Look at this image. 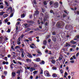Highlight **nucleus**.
Returning <instances> with one entry per match:
<instances>
[{
  "label": "nucleus",
  "instance_id": "f257e3e1",
  "mask_svg": "<svg viewBox=\"0 0 79 79\" xmlns=\"http://www.w3.org/2000/svg\"><path fill=\"white\" fill-rule=\"evenodd\" d=\"M65 23L62 21H60L59 22L57 23L56 27L57 28H60L61 26H64Z\"/></svg>",
  "mask_w": 79,
  "mask_h": 79
},
{
  "label": "nucleus",
  "instance_id": "f03ea898",
  "mask_svg": "<svg viewBox=\"0 0 79 79\" xmlns=\"http://www.w3.org/2000/svg\"><path fill=\"white\" fill-rule=\"evenodd\" d=\"M21 51L22 53L21 54V57L22 58H23L24 57V50L23 48H22L21 50Z\"/></svg>",
  "mask_w": 79,
  "mask_h": 79
},
{
  "label": "nucleus",
  "instance_id": "7ed1b4c3",
  "mask_svg": "<svg viewBox=\"0 0 79 79\" xmlns=\"http://www.w3.org/2000/svg\"><path fill=\"white\" fill-rule=\"evenodd\" d=\"M57 38V36H53L52 38V40L54 42H56V38Z\"/></svg>",
  "mask_w": 79,
  "mask_h": 79
},
{
  "label": "nucleus",
  "instance_id": "20e7f679",
  "mask_svg": "<svg viewBox=\"0 0 79 79\" xmlns=\"http://www.w3.org/2000/svg\"><path fill=\"white\" fill-rule=\"evenodd\" d=\"M54 7L55 8H57L59 6V3L58 2H55L54 4Z\"/></svg>",
  "mask_w": 79,
  "mask_h": 79
},
{
  "label": "nucleus",
  "instance_id": "39448f33",
  "mask_svg": "<svg viewBox=\"0 0 79 79\" xmlns=\"http://www.w3.org/2000/svg\"><path fill=\"white\" fill-rule=\"evenodd\" d=\"M44 74L46 75V76L47 77H50V75L49 73H48V72H44Z\"/></svg>",
  "mask_w": 79,
  "mask_h": 79
},
{
  "label": "nucleus",
  "instance_id": "423d86ee",
  "mask_svg": "<svg viewBox=\"0 0 79 79\" xmlns=\"http://www.w3.org/2000/svg\"><path fill=\"white\" fill-rule=\"evenodd\" d=\"M27 23H30L31 24H34V22L33 21H29V20H27L26 21Z\"/></svg>",
  "mask_w": 79,
  "mask_h": 79
},
{
  "label": "nucleus",
  "instance_id": "0eeeda50",
  "mask_svg": "<svg viewBox=\"0 0 79 79\" xmlns=\"http://www.w3.org/2000/svg\"><path fill=\"white\" fill-rule=\"evenodd\" d=\"M24 27H25L26 28H27L28 27H30V24H27V23H24Z\"/></svg>",
  "mask_w": 79,
  "mask_h": 79
},
{
  "label": "nucleus",
  "instance_id": "6e6552de",
  "mask_svg": "<svg viewBox=\"0 0 79 79\" xmlns=\"http://www.w3.org/2000/svg\"><path fill=\"white\" fill-rule=\"evenodd\" d=\"M35 13L34 14V15H37L39 14V11L37 10H36L35 12Z\"/></svg>",
  "mask_w": 79,
  "mask_h": 79
},
{
  "label": "nucleus",
  "instance_id": "1a4fd4ad",
  "mask_svg": "<svg viewBox=\"0 0 79 79\" xmlns=\"http://www.w3.org/2000/svg\"><path fill=\"white\" fill-rule=\"evenodd\" d=\"M70 46H71V44H69L68 43L66 42V44L65 46H64V47H69Z\"/></svg>",
  "mask_w": 79,
  "mask_h": 79
},
{
  "label": "nucleus",
  "instance_id": "9d476101",
  "mask_svg": "<svg viewBox=\"0 0 79 79\" xmlns=\"http://www.w3.org/2000/svg\"><path fill=\"white\" fill-rule=\"evenodd\" d=\"M77 42H75L73 40H72L70 41V43H71L72 44H75L76 43H77Z\"/></svg>",
  "mask_w": 79,
  "mask_h": 79
},
{
  "label": "nucleus",
  "instance_id": "9b49d317",
  "mask_svg": "<svg viewBox=\"0 0 79 79\" xmlns=\"http://www.w3.org/2000/svg\"><path fill=\"white\" fill-rule=\"evenodd\" d=\"M40 61V58H37L36 59V60H35V61H36L37 62H39V61Z\"/></svg>",
  "mask_w": 79,
  "mask_h": 79
},
{
  "label": "nucleus",
  "instance_id": "f8f14e48",
  "mask_svg": "<svg viewBox=\"0 0 79 79\" xmlns=\"http://www.w3.org/2000/svg\"><path fill=\"white\" fill-rule=\"evenodd\" d=\"M73 27H72V25H69V30H71L72 29H73Z\"/></svg>",
  "mask_w": 79,
  "mask_h": 79
},
{
  "label": "nucleus",
  "instance_id": "ddd939ff",
  "mask_svg": "<svg viewBox=\"0 0 79 79\" xmlns=\"http://www.w3.org/2000/svg\"><path fill=\"white\" fill-rule=\"evenodd\" d=\"M9 8L10 10V13H12L13 12V8L11 6H9Z\"/></svg>",
  "mask_w": 79,
  "mask_h": 79
},
{
  "label": "nucleus",
  "instance_id": "4468645a",
  "mask_svg": "<svg viewBox=\"0 0 79 79\" xmlns=\"http://www.w3.org/2000/svg\"><path fill=\"white\" fill-rule=\"evenodd\" d=\"M47 43V41L46 40H44V41H43V44H44V45L46 46V45Z\"/></svg>",
  "mask_w": 79,
  "mask_h": 79
},
{
  "label": "nucleus",
  "instance_id": "2eb2a0df",
  "mask_svg": "<svg viewBox=\"0 0 79 79\" xmlns=\"http://www.w3.org/2000/svg\"><path fill=\"white\" fill-rule=\"evenodd\" d=\"M52 77H57V75L55 73L53 74L52 75Z\"/></svg>",
  "mask_w": 79,
  "mask_h": 79
},
{
  "label": "nucleus",
  "instance_id": "dca6fc26",
  "mask_svg": "<svg viewBox=\"0 0 79 79\" xmlns=\"http://www.w3.org/2000/svg\"><path fill=\"white\" fill-rule=\"evenodd\" d=\"M15 76H16V73L15 72H12V77H14Z\"/></svg>",
  "mask_w": 79,
  "mask_h": 79
},
{
  "label": "nucleus",
  "instance_id": "f3484780",
  "mask_svg": "<svg viewBox=\"0 0 79 79\" xmlns=\"http://www.w3.org/2000/svg\"><path fill=\"white\" fill-rule=\"evenodd\" d=\"M69 25H66L65 26V28L67 30H69Z\"/></svg>",
  "mask_w": 79,
  "mask_h": 79
},
{
  "label": "nucleus",
  "instance_id": "a211bd4d",
  "mask_svg": "<svg viewBox=\"0 0 79 79\" xmlns=\"http://www.w3.org/2000/svg\"><path fill=\"white\" fill-rule=\"evenodd\" d=\"M3 41L2 40V37H0V43H3Z\"/></svg>",
  "mask_w": 79,
  "mask_h": 79
},
{
  "label": "nucleus",
  "instance_id": "6ab92c4d",
  "mask_svg": "<svg viewBox=\"0 0 79 79\" xmlns=\"http://www.w3.org/2000/svg\"><path fill=\"white\" fill-rule=\"evenodd\" d=\"M9 15L8 14H6V15H3V17L4 18H6L7 17H8V16Z\"/></svg>",
  "mask_w": 79,
  "mask_h": 79
},
{
  "label": "nucleus",
  "instance_id": "aec40b11",
  "mask_svg": "<svg viewBox=\"0 0 79 79\" xmlns=\"http://www.w3.org/2000/svg\"><path fill=\"white\" fill-rule=\"evenodd\" d=\"M34 68L31 67V68H30V72H32L33 71H34Z\"/></svg>",
  "mask_w": 79,
  "mask_h": 79
},
{
  "label": "nucleus",
  "instance_id": "412c9836",
  "mask_svg": "<svg viewBox=\"0 0 79 79\" xmlns=\"http://www.w3.org/2000/svg\"><path fill=\"white\" fill-rule=\"evenodd\" d=\"M28 55L29 56H30L29 57L32 58V56L31 55V54H30V53H28Z\"/></svg>",
  "mask_w": 79,
  "mask_h": 79
},
{
  "label": "nucleus",
  "instance_id": "4be33fe9",
  "mask_svg": "<svg viewBox=\"0 0 79 79\" xmlns=\"http://www.w3.org/2000/svg\"><path fill=\"white\" fill-rule=\"evenodd\" d=\"M5 4L6 5V6H9L8 2L5 1Z\"/></svg>",
  "mask_w": 79,
  "mask_h": 79
},
{
  "label": "nucleus",
  "instance_id": "5701e85b",
  "mask_svg": "<svg viewBox=\"0 0 79 79\" xmlns=\"http://www.w3.org/2000/svg\"><path fill=\"white\" fill-rule=\"evenodd\" d=\"M51 62L52 64H55V60H52L51 61Z\"/></svg>",
  "mask_w": 79,
  "mask_h": 79
},
{
  "label": "nucleus",
  "instance_id": "b1692460",
  "mask_svg": "<svg viewBox=\"0 0 79 79\" xmlns=\"http://www.w3.org/2000/svg\"><path fill=\"white\" fill-rule=\"evenodd\" d=\"M38 71L35 70V71L33 72V73L34 74H35L36 73H37Z\"/></svg>",
  "mask_w": 79,
  "mask_h": 79
},
{
  "label": "nucleus",
  "instance_id": "393cba45",
  "mask_svg": "<svg viewBox=\"0 0 79 79\" xmlns=\"http://www.w3.org/2000/svg\"><path fill=\"white\" fill-rule=\"evenodd\" d=\"M30 30V28H28L27 30H26L25 32H28V31H29Z\"/></svg>",
  "mask_w": 79,
  "mask_h": 79
},
{
  "label": "nucleus",
  "instance_id": "a878e982",
  "mask_svg": "<svg viewBox=\"0 0 79 79\" xmlns=\"http://www.w3.org/2000/svg\"><path fill=\"white\" fill-rule=\"evenodd\" d=\"M43 4L44 5L46 6V5H47V2L46 1H45L44 2V3H43Z\"/></svg>",
  "mask_w": 79,
  "mask_h": 79
},
{
  "label": "nucleus",
  "instance_id": "bb28decb",
  "mask_svg": "<svg viewBox=\"0 0 79 79\" xmlns=\"http://www.w3.org/2000/svg\"><path fill=\"white\" fill-rule=\"evenodd\" d=\"M41 10H42L43 13H44L45 11V10L43 9L42 8H41Z\"/></svg>",
  "mask_w": 79,
  "mask_h": 79
},
{
  "label": "nucleus",
  "instance_id": "cd10ccee",
  "mask_svg": "<svg viewBox=\"0 0 79 79\" xmlns=\"http://www.w3.org/2000/svg\"><path fill=\"white\" fill-rule=\"evenodd\" d=\"M17 73L19 75H20V71L19 70H18L17 71Z\"/></svg>",
  "mask_w": 79,
  "mask_h": 79
},
{
  "label": "nucleus",
  "instance_id": "c85d7f7f",
  "mask_svg": "<svg viewBox=\"0 0 79 79\" xmlns=\"http://www.w3.org/2000/svg\"><path fill=\"white\" fill-rule=\"evenodd\" d=\"M7 59H8V58H7V57H5L4 58V60L6 61H7V60H8Z\"/></svg>",
  "mask_w": 79,
  "mask_h": 79
},
{
  "label": "nucleus",
  "instance_id": "c756f323",
  "mask_svg": "<svg viewBox=\"0 0 79 79\" xmlns=\"http://www.w3.org/2000/svg\"><path fill=\"white\" fill-rule=\"evenodd\" d=\"M24 36V35L23 34H22L21 35V36H20L19 37H20V38H21V39H22V38H23Z\"/></svg>",
  "mask_w": 79,
  "mask_h": 79
},
{
  "label": "nucleus",
  "instance_id": "7c9ffc66",
  "mask_svg": "<svg viewBox=\"0 0 79 79\" xmlns=\"http://www.w3.org/2000/svg\"><path fill=\"white\" fill-rule=\"evenodd\" d=\"M47 18L46 17H45L44 19H43V21H44V22H45L46 21H47Z\"/></svg>",
  "mask_w": 79,
  "mask_h": 79
},
{
  "label": "nucleus",
  "instance_id": "2f4dec72",
  "mask_svg": "<svg viewBox=\"0 0 79 79\" xmlns=\"http://www.w3.org/2000/svg\"><path fill=\"white\" fill-rule=\"evenodd\" d=\"M53 3V1H51V2H50V5L51 6L52 5V4Z\"/></svg>",
  "mask_w": 79,
  "mask_h": 79
},
{
  "label": "nucleus",
  "instance_id": "473e14b6",
  "mask_svg": "<svg viewBox=\"0 0 79 79\" xmlns=\"http://www.w3.org/2000/svg\"><path fill=\"white\" fill-rule=\"evenodd\" d=\"M1 77L2 78V79H5V77L4 75H2Z\"/></svg>",
  "mask_w": 79,
  "mask_h": 79
},
{
  "label": "nucleus",
  "instance_id": "72a5a7b5",
  "mask_svg": "<svg viewBox=\"0 0 79 79\" xmlns=\"http://www.w3.org/2000/svg\"><path fill=\"white\" fill-rule=\"evenodd\" d=\"M60 72L61 74L63 73L64 72L63 71L62 69H61V70H60Z\"/></svg>",
  "mask_w": 79,
  "mask_h": 79
},
{
  "label": "nucleus",
  "instance_id": "f704fd0d",
  "mask_svg": "<svg viewBox=\"0 0 79 79\" xmlns=\"http://www.w3.org/2000/svg\"><path fill=\"white\" fill-rule=\"evenodd\" d=\"M18 30V26H17L16 27V30H15V32H17Z\"/></svg>",
  "mask_w": 79,
  "mask_h": 79
},
{
  "label": "nucleus",
  "instance_id": "c9c22d12",
  "mask_svg": "<svg viewBox=\"0 0 79 79\" xmlns=\"http://www.w3.org/2000/svg\"><path fill=\"white\" fill-rule=\"evenodd\" d=\"M14 47L12 45L11 46V49H12V50H15V48H13Z\"/></svg>",
  "mask_w": 79,
  "mask_h": 79
},
{
  "label": "nucleus",
  "instance_id": "e433bc0d",
  "mask_svg": "<svg viewBox=\"0 0 79 79\" xmlns=\"http://www.w3.org/2000/svg\"><path fill=\"white\" fill-rule=\"evenodd\" d=\"M8 40V38H7V37H6L4 40L5 41H6Z\"/></svg>",
  "mask_w": 79,
  "mask_h": 79
},
{
  "label": "nucleus",
  "instance_id": "4c0bfd02",
  "mask_svg": "<svg viewBox=\"0 0 79 79\" xmlns=\"http://www.w3.org/2000/svg\"><path fill=\"white\" fill-rule=\"evenodd\" d=\"M19 48V46H17L16 47H15V49H16L17 48Z\"/></svg>",
  "mask_w": 79,
  "mask_h": 79
},
{
  "label": "nucleus",
  "instance_id": "58836bf2",
  "mask_svg": "<svg viewBox=\"0 0 79 79\" xmlns=\"http://www.w3.org/2000/svg\"><path fill=\"white\" fill-rule=\"evenodd\" d=\"M0 7L1 8V9H3L4 8V6L3 5H1V6H0Z\"/></svg>",
  "mask_w": 79,
  "mask_h": 79
},
{
  "label": "nucleus",
  "instance_id": "ea45409f",
  "mask_svg": "<svg viewBox=\"0 0 79 79\" xmlns=\"http://www.w3.org/2000/svg\"><path fill=\"white\" fill-rule=\"evenodd\" d=\"M13 66V65H10V68L11 69H13L14 68Z\"/></svg>",
  "mask_w": 79,
  "mask_h": 79
},
{
  "label": "nucleus",
  "instance_id": "a19ab883",
  "mask_svg": "<svg viewBox=\"0 0 79 79\" xmlns=\"http://www.w3.org/2000/svg\"><path fill=\"white\" fill-rule=\"evenodd\" d=\"M18 64H19L20 65H22V63H21V62L18 61Z\"/></svg>",
  "mask_w": 79,
  "mask_h": 79
},
{
  "label": "nucleus",
  "instance_id": "79ce46f5",
  "mask_svg": "<svg viewBox=\"0 0 79 79\" xmlns=\"http://www.w3.org/2000/svg\"><path fill=\"white\" fill-rule=\"evenodd\" d=\"M41 64H45V62L44 60H42L41 61Z\"/></svg>",
  "mask_w": 79,
  "mask_h": 79
},
{
  "label": "nucleus",
  "instance_id": "37998d69",
  "mask_svg": "<svg viewBox=\"0 0 79 79\" xmlns=\"http://www.w3.org/2000/svg\"><path fill=\"white\" fill-rule=\"evenodd\" d=\"M43 73V70L42 69H41V71L40 72V74H42Z\"/></svg>",
  "mask_w": 79,
  "mask_h": 79
},
{
  "label": "nucleus",
  "instance_id": "c03bdc74",
  "mask_svg": "<svg viewBox=\"0 0 79 79\" xmlns=\"http://www.w3.org/2000/svg\"><path fill=\"white\" fill-rule=\"evenodd\" d=\"M13 13H12L11 14H10V17H13Z\"/></svg>",
  "mask_w": 79,
  "mask_h": 79
},
{
  "label": "nucleus",
  "instance_id": "a18cd8bd",
  "mask_svg": "<svg viewBox=\"0 0 79 79\" xmlns=\"http://www.w3.org/2000/svg\"><path fill=\"white\" fill-rule=\"evenodd\" d=\"M79 52H78V53H77L76 54V57L78 56H79Z\"/></svg>",
  "mask_w": 79,
  "mask_h": 79
},
{
  "label": "nucleus",
  "instance_id": "49530a36",
  "mask_svg": "<svg viewBox=\"0 0 79 79\" xmlns=\"http://www.w3.org/2000/svg\"><path fill=\"white\" fill-rule=\"evenodd\" d=\"M13 62L14 64H17V63L16 62V61H15V60H13Z\"/></svg>",
  "mask_w": 79,
  "mask_h": 79
},
{
  "label": "nucleus",
  "instance_id": "de8ad7c7",
  "mask_svg": "<svg viewBox=\"0 0 79 79\" xmlns=\"http://www.w3.org/2000/svg\"><path fill=\"white\" fill-rule=\"evenodd\" d=\"M10 31H11V30H10V29H8V30L7 31V32H8L9 33V32H10Z\"/></svg>",
  "mask_w": 79,
  "mask_h": 79
},
{
  "label": "nucleus",
  "instance_id": "09e8293b",
  "mask_svg": "<svg viewBox=\"0 0 79 79\" xmlns=\"http://www.w3.org/2000/svg\"><path fill=\"white\" fill-rule=\"evenodd\" d=\"M21 43V42H19V41H18L17 42V44H18V45H20Z\"/></svg>",
  "mask_w": 79,
  "mask_h": 79
},
{
  "label": "nucleus",
  "instance_id": "8fccbe9b",
  "mask_svg": "<svg viewBox=\"0 0 79 79\" xmlns=\"http://www.w3.org/2000/svg\"><path fill=\"white\" fill-rule=\"evenodd\" d=\"M34 4H36V1L35 0H34Z\"/></svg>",
  "mask_w": 79,
  "mask_h": 79
},
{
  "label": "nucleus",
  "instance_id": "3c124183",
  "mask_svg": "<svg viewBox=\"0 0 79 79\" xmlns=\"http://www.w3.org/2000/svg\"><path fill=\"white\" fill-rule=\"evenodd\" d=\"M52 34H53V35H56V32L55 31L53 32L52 33Z\"/></svg>",
  "mask_w": 79,
  "mask_h": 79
},
{
  "label": "nucleus",
  "instance_id": "603ef678",
  "mask_svg": "<svg viewBox=\"0 0 79 79\" xmlns=\"http://www.w3.org/2000/svg\"><path fill=\"white\" fill-rule=\"evenodd\" d=\"M2 60H0V65H2Z\"/></svg>",
  "mask_w": 79,
  "mask_h": 79
},
{
  "label": "nucleus",
  "instance_id": "864d4df0",
  "mask_svg": "<svg viewBox=\"0 0 79 79\" xmlns=\"http://www.w3.org/2000/svg\"><path fill=\"white\" fill-rule=\"evenodd\" d=\"M72 57H73L74 59H76V56H75V55L73 56H72Z\"/></svg>",
  "mask_w": 79,
  "mask_h": 79
},
{
  "label": "nucleus",
  "instance_id": "5fc2aeb1",
  "mask_svg": "<svg viewBox=\"0 0 79 79\" xmlns=\"http://www.w3.org/2000/svg\"><path fill=\"white\" fill-rule=\"evenodd\" d=\"M50 12L51 13H53V10H51L50 11Z\"/></svg>",
  "mask_w": 79,
  "mask_h": 79
},
{
  "label": "nucleus",
  "instance_id": "6e6d98bb",
  "mask_svg": "<svg viewBox=\"0 0 79 79\" xmlns=\"http://www.w3.org/2000/svg\"><path fill=\"white\" fill-rule=\"evenodd\" d=\"M71 63H74L75 62V61L74 60H72L70 61Z\"/></svg>",
  "mask_w": 79,
  "mask_h": 79
},
{
  "label": "nucleus",
  "instance_id": "4d7b16f0",
  "mask_svg": "<svg viewBox=\"0 0 79 79\" xmlns=\"http://www.w3.org/2000/svg\"><path fill=\"white\" fill-rule=\"evenodd\" d=\"M34 67H35V68H36L37 67V65L36 64H35L34 65Z\"/></svg>",
  "mask_w": 79,
  "mask_h": 79
},
{
  "label": "nucleus",
  "instance_id": "13d9d810",
  "mask_svg": "<svg viewBox=\"0 0 79 79\" xmlns=\"http://www.w3.org/2000/svg\"><path fill=\"white\" fill-rule=\"evenodd\" d=\"M30 46L31 48H32V49H33V48H34V47H33V46L31 45H30Z\"/></svg>",
  "mask_w": 79,
  "mask_h": 79
},
{
  "label": "nucleus",
  "instance_id": "bf43d9fd",
  "mask_svg": "<svg viewBox=\"0 0 79 79\" xmlns=\"http://www.w3.org/2000/svg\"><path fill=\"white\" fill-rule=\"evenodd\" d=\"M68 73L66 72H65V73H64V75L66 76H68Z\"/></svg>",
  "mask_w": 79,
  "mask_h": 79
},
{
  "label": "nucleus",
  "instance_id": "052dcab7",
  "mask_svg": "<svg viewBox=\"0 0 79 79\" xmlns=\"http://www.w3.org/2000/svg\"><path fill=\"white\" fill-rule=\"evenodd\" d=\"M3 15V14L2 12H1V13H0V15Z\"/></svg>",
  "mask_w": 79,
  "mask_h": 79
},
{
  "label": "nucleus",
  "instance_id": "680f3d73",
  "mask_svg": "<svg viewBox=\"0 0 79 79\" xmlns=\"http://www.w3.org/2000/svg\"><path fill=\"white\" fill-rule=\"evenodd\" d=\"M20 38H21L20 37H19L18 39V40H19V41H20L21 40Z\"/></svg>",
  "mask_w": 79,
  "mask_h": 79
},
{
  "label": "nucleus",
  "instance_id": "e2e57ef3",
  "mask_svg": "<svg viewBox=\"0 0 79 79\" xmlns=\"http://www.w3.org/2000/svg\"><path fill=\"white\" fill-rule=\"evenodd\" d=\"M8 22V20L7 19H6V20H5V22L6 23L7 22Z\"/></svg>",
  "mask_w": 79,
  "mask_h": 79
},
{
  "label": "nucleus",
  "instance_id": "0e129e2a",
  "mask_svg": "<svg viewBox=\"0 0 79 79\" xmlns=\"http://www.w3.org/2000/svg\"><path fill=\"white\" fill-rule=\"evenodd\" d=\"M4 73L5 75H6V74H7V72H4Z\"/></svg>",
  "mask_w": 79,
  "mask_h": 79
},
{
  "label": "nucleus",
  "instance_id": "69168bd1",
  "mask_svg": "<svg viewBox=\"0 0 79 79\" xmlns=\"http://www.w3.org/2000/svg\"><path fill=\"white\" fill-rule=\"evenodd\" d=\"M22 16L23 17H25V14H23L22 15Z\"/></svg>",
  "mask_w": 79,
  "mask_h": 79
},
{
  "label": "nucleus",
  "instance_id": "338daca9",
  "mask_svg": "<svg viewBox=\"0 0 79 79\" xmlns=\"http://www.w3.org/2000/svg\"><path fill=\"white\" fill-rule=\"evenodd\" d=\"M62 59V58L61 57H59V60H61Z\"/></svg>",
  "mask_w": 79,
  "mask_h": 79
},
{
  "label": "nucleus",
  "instance_id": "774afa93",
  "mask_svg": "<svg viewBox=\"0 0 79 79\" xmlns=\"http://www.w3.org/2000/svg\"><path fill=\"white\" fill-rule=\"evenodd\" d=\"M77 15H79V11H77Z\"/></svg>",
  "mask_w": 79,
  "mask_h": 79
}]
</instances>
